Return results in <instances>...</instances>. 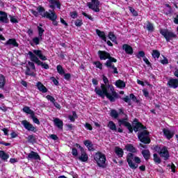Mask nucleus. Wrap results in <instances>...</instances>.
<instances>
[{
    "mask_svg": "<svg viewBox=\"0 0 178 178\" xmlns=\"http://www.w3.org/2000/svg\"><path fill=\"white\" fill-rule=\"evenodd\" d=\"M108 88L110 90V92L108 91ZM95 92L101 98H108L111 102H115V98H118V93L115 91V88L113 86L108 85L107 86L104 85V83L101 84L100 88L96 87L95 88Z\"/></svg>",
    "mask_w": 178,
    "mask_h": 178,
    "instance_id": "obj_1",
    "label": "nucleus"
},
{
    "mask_svg": "<svg viewBox=\"0 0 178 178\" xmlns=\"http://www.w3.org/2000/svg\"><path fill=\"white\" fill-rule=\"evenodd\" d=\"M38 10L42 17H47V19H49L53 22L54 26H58V22H56V19H58V15L55 11H52V10H49L48 11L45 12V8L44 7L39 6L38 7Z\"/></svg>",
    "mask_w": 178,
    "mask_h": 178,
    "instance_id": "obj_2",
    "label": "nucleus"
},
{
    "mask_svg": "<svg viewBox=\"0 0 178 178\" xmlns=\"http://www.w3.org/2000/svg\"><path fill=\"white\" fill-rule=\"evenodd\" d=\"M127 162L131 169L136 170L138 168V163H141V159L138 156H134L133 153H129L127 156Z\"/></svg>",
    "mask_w": 178,
    "mask_h": 178,
    "instance_id": "obj_3",
    "label": "nucleus"
},
{
    "mask_svg": "<svg viewBox=\"0 0 178 178\" xmlns=\"http://www.w3.org/2000/svg\"><path fill=\"white\" fill-rule=\"evenodd\" d=\"M154 149L160 155L161 158H163L164 161H168L169 160V158H170L169 150H168V147L165 146L161 147L156 145L154 147Z\"/></svg>",
    "mask_w": 178,
    "mask_h": 178,
    "instance_id": "obj_4",
    "label": "nucleus"
},
{
    "mask_svg": "<svg viewBox=\"0 0 178 178\" xmlns=\"http://www.w3.org/2000/svg\"><path fill=\"white\" fill-rule=\"evenodd\" d=\"M160 34L164 37L167 42H170L174 38H177V35L169 29H161Z\"/></svg>",
    "mask_w": 178,
    "mask_h": 178,
    "instance_id": "obj_5",
    "label": "nucleus"
},
{
    "mask_svg": "<svg viewBox=\"0 0 178 178\" xmlns=\"http://www.w3.org/2000/svg\"><path fill=\"white\" fill-rule=\"evenodd\" d=\"M28 55H29V58L31 62H34V63H36V65H38V66H42V67L46 70L49 69V65L46 63H42L41 60H40V59H38V57L35 56V55H34L32 51H29Z\"/></svg>",
    "mask_w": 178,
    "mask_h": 178,
    "instance_id": "obj_6",
    "label": "nucleus"
},
{
    "mask_svg": "<svg viewBox=\"0 0 178 178\" xmlns=\"http://www.w3.org/2000/svg\"><path fill=\"white\" fill-rule=\"evenodd\" d=\"M113 62L114 63H116L118 62V60L115 58H110L109 60H108L105 65L106 67H108L109 72L111 73H113L114 74H119V72H118V68L115 67V65H113Z\"/></svg>",
    "mask_w": 178,
    "mask_h": 178,
    "instance_id": "obj_7",
    "label": "nucleus"
},
{
    "mask_svg": "<svg viewBox=\"0 0 178 178\" xmlns=\"http://www.w3.org/2000/svg\"><path fill=\"white\" fill-rule=\"evenodd\" d=\"M94 159L99 168H104V165H105V162H106L105 154L101 152H97L94 155Z\"/></svg>",
    "mask_w": 178,
    "mask_h": 178,
    "instance_id": "obj_8",
    "label": "nucleus"
},
{
    "mask_svg": "<svg viewBox=\"0 0 178 178\" xmlns=\"http://www.w3.org/2000/svg\"><path fill=\"white\" fill-rule=\"evenodd\" d=\"M138 137L140 141L143 143V144H149V143H151V139H149V133L147 131H143L139 133Z\"/></svg>",
    "mask_w": 178,
    "mask_h": 178,
    "instance_id": "obj_9",
    "label": "nucleus"
},
{
    "mask_svg": "<svg viewBox=\"0 0 178 178\" xmlns=\"http://www.w3.org/2000/svg\"><path fill=\"white\" fill-rule=\"evenodd\" d=\"M128 120L127 115H126L125 118L118 120V124L119 126H124V127H127L129 131V133H133V127Z\"/></svg>",
    "mask_w": 178,
    "mask_h": 178,
    "instance_id": "obj_10",
    "label": "nucleus"
},
{
    "mask_svg": "<svg viewBox=\"0 0 178 178\" xmlns=\"http://www.w3.org/2000/svg\"><path fill=\"white\" fill-rule=\"evenodd\" d=\"M87 6L94 12H99V1L98 0H92L91 2L87 3Z\"/></svg>",
    "mask_w": 178,
    "mask_h": 178,
    "instance_id": "obj_11",
    "label": "nucleus"
},
{
    "mask_svg": "<svg viewBox=\"0 0 178 178\" xmlns=\"http://www.w3.org/2000/svg\"><path fill=\"white\" fill-rule=\"evenodd\" d=\"M77 148L80 149L81 151V156L78 157V159L81 161V162H87L88 161V155H87V153H86V151H84V148H83L80 145L76 144Z\"/></svg>",
    "mask_w": 178,
    "mask_h": 178,
    "instance_id": "obj_12",
    "label": "nucleus"
},
{
    "mask_svg": "<svg viewBox=\"0 0 178 178\" xmlns=\"http://www.w3.org/2000/svg\"><path fill=\"white\" fill-rule=\"evenodd\" d=\"M4 45L7 47V48H15L19 47V43L16 41V39L12 38L9 39L4 43Z\"/></svg>",
    "mask_w": 178,
    "mask_h": 178,
    "instance_id": "obj_13",
    "label": "nucleus"
},
{
    "mask_svg": "<svg viewBox=\"0 0 178 178\" xmlns=\"http://www.w3.org/2000/svg\"><path fill=\"white\" fill-rule=\"evenodd\" d=\"M49 2V7L51 9H53V12H54L55 7L58 8V9H60V1L59 0H47Z\"/></svg>",
    "mask_w": 178,
    "mask_h": 178,
    "instance_id": "obj_14",
    "label": "nucleus"
},
{
    "mask_svg": "<svg viewBox=\"0 0 178 178\" xmlns=\"http://www.w3.org/2000/svg\"><path fill=\"white\" fill-rule=\"evenodd\" d=\"M22 124L24 126L26 130H28V131H33L34 133H35V127H34V126L29 122L27 120H23L22 122Z\"/></svg>",
    "mask_w": 178,
    "mask_h": 178,
    "instance_id": "obj_15",
    "label": "nucleus"
},
{
    "mask_svg": "<svg viewBox=\"0 0 178 178\" xmlns=\"http://www.w3.org/2000/svg\"><path fill=\"white\" fill-rule=\"evenodd\" d=\"M26 159L29 161L31 159H34V161H41V157H40V155L38 154V153L34 151H31L26 156Z\"/></svg>",
    "mask_w": 178,
    "mask_h": 178,
    "instance_id": "obj_16",
    "label": "nucleus"
},
{
    "mask_svg": "<svg viewBox=\"0 0 178 178\" xmlns=\"http://www.w3.org/2000/svg\"><path fill=\"white\" fill-rule=\"evenodd\" d=\"M167 86L170 87V88H177L178 87V79H173L171 78L168 80L167 83Z\"/></svg>",
    "mask_w": 178,
    "mask_h": 178,
    "instance_id": "obj_17",
    "label": "nucleus"
},
{
    "mask_svg": "<svg viewBox=\"0 0 178 178\" xmlns=\"http://www.w3.org/2000/svg\"><path fill=\"white\" fill-rule=\"evenodd\" d=\"M32 54H33L36 58L40 59V60H47V56L42 54V51L41 50H33Z\"/></svg>",
    "mask_w": 178,
    "mask_h": 178,
    "instance_id": "obj_18",
    "label": "nucleus"
},
{
    "mask_svg": "<svg viewBox=\"0 0 178 178\" xmlns=\"http://www.w3.org/2000/svg\"><path fill=\"white\" fill-rule=\"evenodd\" d=\"M98 55L101 60H106V59H108L109 60L110 58H113V57H111V54H109V53L106 51H99Z\"/></svg>",
    "mask_w": 178,
    "mask_h": 178,
    "instance_id": "obj_19",
    "label": "nucleus"
},
{
    "mask_svg": "<svg viewBox=\"0 0 178 178\" xmlns=\"http://www.w3.org/2000/svg\"><path fill=\"white\" fill-rule=\"evenodd\" d=\"M163 133L168 140H170V138H172L173 136H175L174 131H170L169 129L166 128L163 129Z\"/></svg>",
    "mask_w": 178,
    "mask_h": 178,
    "instance_id": "obj_20",
    "label": "nucleus"
},
{
    "mask_svg": "<svg viewBox=\"0 0 178 178\" xmlns=\"http://www.w3.org/2000/svg\"><path fill=\"white\" fill-rule=\"evenodd\" d=\"M36 87L38 90L43 94H45V92H48V89L47 88V87H45V86H44V84H42V83H41L40 81L36 83Z\"/></svg>",
    "mask_w": 178,
    "mask_h": 178,
    "instance_id": "obj_21",
    "label": "nucleus"
},
{
    "mask_svg": "<svg viewBox=\"0 0 178 178\" xmlns=\"http://www.w3.org/2000/svg\"><path fill=\"white\" fill-rule=\"evenodd\" d=\"M122 49H124L126 52V54H128L129 55H133V48L129 45V44H124L122 46Z\"/></svg>",
    "mask_w": 178,
    "mask_h": 178,
    "instance_id": "obj_22",
    "label": "nucleus"
},
{
    "mask_svg": "<svg viewBox=\"0 0 178 178\" xmlns=\"http://www.w3.org/2000/svg\"><path fill=\"white\" fill-rule=\"evenodd\" d=\"M0 22L8 23V15L3 11H0Z\"/></svg>",
    "mask_w": 178,
    "mask_h": 178,
    "instance_id": "obj_23",
    "label": "nucleus"
},
{
    "mask_svg": "<svg viewBox=\"0 0 178 178\" xmlns=\"http://www.w3.org/2000/svg\"><path fill=\"white\" fill-rule=\"evenodd\" d=\"M83 144L87 147L89 151H94V145H92V142L87 140L83 142Z\"/></svg>",
    "mask_w": 178,
    "mask_h": 178,
    "instance_id": "obj_24",
    "label": "nucleus"
},
{
    "mask_svg": "<svg viewBox=\"0 0 178 178\" xmlns=\"http://www.w3.org/2000/svg\"><path fill=\"white\" fill-rule=\"evenodd\" d=\"M54 122L56 127H58V129H63V121H62L60 119L55 118L54 120Z\"/></svg>",
    "mask_w": 178,
    "mask_h": 178,
    "instance_id": "obj_25",
    "label": "nucleus"
},
{
    "mask_svg": "<svg viewBox=\"0 0 178 178\" xmlns=\"http://www.w3.org/2000/svg\"><path fill=\"white\" fill-rule=\"evenodd\" d=\"M144 129H145V127H144L142 123L138 122L134 127L133 130L135 131V133H137V131L139 130H143Z\"/></svg>",
    "mask_w": 178,
    "mask_h": 178,
    "instance_id": "obj_26",
    "label": "nucleus"
},
{
    "mask_svg": "<svg viewBox=\"0 0 178 178\" xmlns=\"http://www.w3.org/2000/svg\"><path fill=\"white\" fill-rule=\"evenodd\" d=\"M115 152L118 158H122L123 156V154H124L123 149L119 147H115Z\"/></svg>",
    "mask_w": 178,
    "mask_h": 178,
    "instance_id": "obj_27",
    "label": "nucleus"
},
{
    "mask_svg": "<svg viewBox=\"0 0 178 178\" xmlns=\"http://www.w3.org/2000/svg\"><path fill=\"white\" fill-rule=\"evenodd\" d=\"M96 33L97 35H99V37L103 40V41L106 42V36L105 35V33L104 31H101L99 29H96Z\"/></svg>",
    "mask_w": 178,
    "mask_h": 178,
    "instance_id": "obj_28",
    "label": "nucleus"
},
{
    "mask_svg": "<svg viewBox=\"0 0 178 178\" xmlns=\"http://www.w3.org/2000/svg\"><path fill=\"white\" fill-rule=\"evenodd\" d=\"M0 158L2 161H8L9 159V154H6L3 150H0Z\"/></svg>",
    "mask_w": 178,
    "mask_h": 178,
    "instance_id": "obj_29",
    "label": "nucleus"
},
{
    "mask_svg": "<svg viewBox=\"0 0 178 178\" xmlns=\"http://www.w3.org/2000/svg\"><path fill=\"white\" fill-rule=\"evenodd\" d=\"M142 155L143 158H145V161H148L149 159V156H151V153L148 149H144L142 151Z\"/></svg>",
    "mask_w": 178,
    "mask_h": 178,
    "instance_id": "obj_30",
    "label": "nucleus"
},
{
    "mask_svg": "<svg viewBox=\"0 0 178 178\" xmlns=\"http://www.w3.org/2000/svg\"><path fill=\"white\" fill-rule=\"evenodd\" d=\"M115 86L118 87V88H124V87H126V83L120 79L115 82Z\"/></svg>",
    "mask_w": 178,
    "mask_h": 178,
    "instance_id": "obj_31",
    "label": "nucleus"
},
{
    "mask_svg": "<svg viewBox=\"0 0 178 178\" xmlns=\"http://www.w3.org/2000/svg\"><path fill=\"white\" fill-rule=\"evenodd\" d=\"M28 143L30 144H34L37 142V139L35 138V136L34 135H29L26 138Z\"/></svg>",
    "mask_w": 178,
    "mask_h": 178,
    "instance_id": "obj_32",
    "label": "nucleus"
},
{
    "mask_svg": "<svg viewBox=\"0 0 178 178\" xmlns=\"http://www.w3.org/2000/svg\"><path fill=\"white\" fill-rule=\"evenodd\" d=\"M125 148L127 151H129V152H137V149H136V147H134L131 144L127 145Z\"/></svg>",
    "mask_w": 178,
    "mask_h": 178,
    "instance_id": "obj_33",
    "label": "nucleus"
},
{
    "mask_svg": "<svg viewBox=\"0 0 178 178\" xmlns=\"http://www.w3.org/2000/svg\"><path fill=\"white\" fill-rule=\"evenodd\" d=\"M6 83V79H5V76L0 74V88H3Z\"/></svg>",
    "mask_w": 178,
    "mask_h": 178,
    "instance_id": "obj_34",
    "label": "nucleus"
},
{
    "mask_svg": "<svg viewBox=\"0 0 178 178\" xmlns=\"http://www.w3.org/2000/svg\"><path fill=\"white\" fill-rule=\"evenodd\" d=\"M144 29H146L149 33H152V31H154V24L147 22V24H146V26H144Z\"/></svg>",
    "mask_w": 178,
    "mask_h": 178,
    "instance_id": "obj_35",
    "label": "nucleus"
},
{
    "mask_svg": "<svg viewBox=\"0 0 178 178\" xmlns=\"http://www.w3.org/2000/svg\"><path fill=\"white\" fill-rule=\"evenodd\" d=\"M108 127L110 130H112L113 131H116L118 129H116V124L113 121L108 122Z\"/></svg>",
    "mask_w": 178,
    "mask_h": 178,
    "instance_id": "obj_36",
    "label": "nucleus"
},
{
    "mask_svg": "<svg viewBox=\"0 0 178 178\" xmlns=\"http://www.w3.org/2000/svg\"><path fill=\"white\" fill-rule=\"evenodd\" d=\"M22 111L25 113H28V115H31V116L34 115V112L33 111V110H31L30 107H29V106H24L23 108Z\"/></svg>",
    "mask_w": 178,
    "mask_h": 178,
    "instance_id": "obj_37",
    "label": "nucleus"
},
{
    "mask_svg": "<svg viewBox=\"0 0 178 178\" xmlns=\"http://www.w3.org/2000/svg\"><path fill=\"white\" fill-rule=\"evenodd\" d=\"M152 56L156 59H158L161 56V53L158 50H153L152 53Z\"/></svg>",
    "mask_w": 178,
    "mask_h": 178,
    "instance_id": "obj_38",
    "label": "nucleus"
},
{
    "mask_svg": "<svg viewBox=\"0 0 178 178\" xmlns=\"http://www.w3.org/2000/svg\"><path fill=\"white\" fill-rule=\"evenodd\" d=\"M68 119L70 120V122H74L76 119H77V114L76 113V111H72V115H69Z\"/></svg>",
    "mask_w": 178,
    "mask_h": 178,
    "instance_id": "obj_39",
    "label": "nucleus"
},
{
    "mask_svg": "<svg viewBox=\"0 0 178 178\" xmlns=\"http://www.w3.org/2000/svg\"><path fill=\"white\" fill-rule=\"evenodd\" d=\"M111 118H113L114 119H118L119 118V113L116 111V110H112L110 113Z\"/></svg>",
    "mask_w": 178,
    "mask_h": 178,
    "instance_id": "obj_40",
    "label": "nucleus"
},
{
    "mask_svg": "<svg viewBox=\"0 0 178 178\" xmlns=\"http://www.w3.org/2000/svg\"><path fill=\"white\" fill-rule=\"evenodd\" d=\"M42 40V38H41V36H38V37L33 38L32 41L34 44H35V45H38L40 44V41H41Z\"/></svg>",
    "mask_w": 178,
    "mask_h": 178,
    "instance_id": "obj_41",
    "label": "nucleus"
},
{
    "mask_svg": "<svg viewBox=\"0 0 178 178\" xmlns=\"http://www.w3.org/2000/svg\"><path fill=\"white\" fill-rule=\"evenodd\" d=\"M31 119L33 120V123H35L36 124H40V122L38 118H35V113H33V114L31 115Z\"/></svg>",
    "mask_w": 178,
    "mask_h": 178,
    "instance_id": "obj_42",
    "label": "nucleus"
},
{
    "mask_svg": "<svg viewBox=\"0 0 178 178\" xmlns=\"http://www.w3.org/2000/svg\"><path fill=\"white\" fill-rule=\"evenodd\" d=\"M57 72L60 74H65V70H63V67L60 65H57Z\"/></svg>",
    "mask_w": 178,
    "mask_h": 178,
    "instance_id": "obj_43",
    "label": "nucleus"
},
{
    "mask_svg": "<svg viewBox=\"0 0 178 178\" xmlns=\"http://www.w3.org/2000/svg\"><path fill=\"white\" fill-rule=\"evenodd\" d=\"M108 38L111 41H113V42H116V36H115L112 32L108 33Z\"/></svg>",
    "mask_w": 178,
    "mask_h": 178,
    "instance_id": "obj_44",
    "label": "nucleus"
},
{
    "mask_svg": "<svg viewBox=\"0 0 178 178\" xmlns=\"http://www.w3.org/2000/svg\"><path fill=\"white\" fill-rule=\"evenodd\" d=\"M153 156H154V161L156 163H161V158L158 156L157 154H154Z\"/></svg>",
    "mask_w": 178,
    "mask_h": 178,
    "instance_id": "obj_45",
    "label": "nucleus"
},
{
    "mask_svg": "<svg viewBox=\"0 0 178 178\" xmlns=\"http://www.w3.org/2000/svg\"><path fill=\"white\" fill-rule=\"evenodd\" d=\"M136 58H138V59H141V58H145V53L143 51H140L138 53V55H136Z\"/></svg>",
    "mask_w": 178,
    "mask_h": 178,
    "instance_id": "obj_46",
    "label": "nucleus"
},
{
    "mask_svg": "<svg viewBox=\"0 0 178 178\" xmlns=\"http://www.w3.org/2000/svg\"><path fill=\"white\" fill-rule=\"evenodd\" d=\"M38 35L39 37L42 38V35L44 34V31H45V30H44V29L38 26Z\"/></svg>",
    "mask_w": 178,
    "mask_h": 178,
    "instance_id": "obj_47",
    "label": "nucleus"
},
{
    "mask_svg": "<svg viewBox=\"0 0 178 178\" xmlns=\"http://www.w3.org/2000/svg\"><path fill=\"white\" fill-rule=\"evenodd\" d=\"M74 24L76 26V27H81V26H83V21L81 19H76Z\"/></svg>",
    "mask_w": 178,
    "mask_h": 178,
    "instance_id": "obj_48",
    "label": "nucleus"
},
{
    "mask_svg": "<svg viewBox=\"0 0 178 178\" xmlns=\"http://www.w3.org/2000/svg\"><path fill=\"white\" fill-rule=\"evenodd\" d=\"M46 98H47V99H48V101L51 102L52 104H55V102L56 101L54 97H52V96H51L49 95H47Z\"/></svg>",
    "mask_w": 178,
    "mask_h": 178,
    "instance_id": "obj_49",
    "label": "nucleus"
},
{
    "mask_svg": "<svg viewBox=\"0 0 178 178\" xmlns=\"http://www.w3.org/2000/svg\"><path fill=\"white\" fill-rule=\"evenodd\" d=\"M123 101H124V102H127V104H129V105H131V100L130 99V97H129V96H127L124 98H122Z\"/></svg>",
    "mask_w": 178,
    "mask_h": 178,
    "instance_id": "obj_50",
    "label": "nucleus"
},
{
    "mask_svg": "<svg viewBox=\"0 0 178 178\" xmlns=\"http://www.w3.org/2000/svg\"><path fill=\"white\" fill-rule=\"evenodd\" d=\"M129 99H132V101H134V102H138V101H137V97H136L134 94H130Z\"/></svg>",
    "mask_w": 178,
    "mask_h": 178,
    "instance_id": "obj_51",
    "label": "nucleus"
},
{
    "mask_svg": "<svg viewBox=\"0 0 178 178\" xmlns=\"http://www.w3.org/2000/svg\"><path fill=\"white\" fill-rule=\"evenodd\" d=\"M94 65H95L96 67L98 69H102V64H101V62L96 61L94 63Z\"/></svg>",
    "mask_w": 178,
    "mask_h": 178,
    "instance_id": "obj_52",
    "label": "nucleus"
},
{
    "mask_svg": "<svg viewBox=\"0 0 178 178\" xmlns=\"http://www.w3.org/2000/svg\"><path fill=\"white\" fill-rule=\"evenodd\" d=\"M82 15L83 16H85V17H88L89 19V20H91L92 22H94V18H92V17H91V15H88L87 13L83 12Z\"/></svg>",
    "mask_w": 178,
    "mask_h": 178,
    "instance_id": "obj_53",
    "label": "nucleus"
},
{
    "mask_svg": "<svg viewBox=\"0 0 178 178\" xmlns=\"http://www.w3.org/2000/svg\"><path fill=\"white\" fill-rule=\"evenodd\" d=\"M143 95H145L146 98H148V97H149V92L147 89H143Z\"/></svg>",
    "mask_w": 178,
    "mask_h": 178,
    "instance_id": "obj_54",
    "label": "nucleus"
},
{
    "mask_svg": "<svg viewBox=\"0 0 178 178\" xmlns=\"http://www.w3.org/2000/svg\"><path fill=\"white\" fill-rule=\"evenodd\" d=\"M72 154L73 156H77V155H79V152H77V149L72 148Z\"/></svg>",
    "mask_w": 178,
    "mask_h": 178,
    "instance_id": "obj_55",
    "label": "nucleus"
},
{
    "mask_svg": "<svg viewBox=\"0 0 178 178\" xmlns=\"http://www.w3.org/2000/svg\"><path fill=\"white\" fill-rule=\"evenodd\" d=\"M10 20L11 23H19V21H17V19H16L15 17H10Z\"/></svg>",
    "mask_w": 178,
    "mask_h": 178,
    "instance_id": "obj_56",
    "label": "nucleus"
},
{
    "mask_svg": "<svg viewBox=\"0 0 178 178\" xmlns=\"http://www.w3.org/2000/svg\"><path fill=\"white\" fill-rule=\"evenodd\" d=\"M28 65L33 69V70H35V65H34V63L29 61Z\"/></svg>",
    "mask_w": 178,
    "mask_h": 178,
    "instance_id": "obj_57",
    "label": "nucleus"
},
{
    "mask_svg": "<svg viewBox=\"0 0 178 178\" xmlns=\"http://www.w3.org/2000/svg\"><path fill=\"white\" fill-rule=\"evenodd\" d=\"M143 61L145 62V63H146V65H147V66H151V63L149 62L148 58H147V57L143 58Z\"/></svg>",
    "mask_w": 178,
    "mask_h": 178,
    "instance_id": "obj_58",
    "label": "nucleus"
},
{
    "mask_svg": "<svg viewBox=\"0 0 178 178\" xmlns=\"http://www.w3.org/2000/svg\"><path fill=\"white\" fill-rule=\"evenodd\" d=\"M51 81H53L54 84H55V86H58L59 84V81H58L56 80V79H55V77H51Z\"/></svg>",
    "mask_w": 178,
    "mask_h": 178,
    "instance_id": "obj_59",
    "label": "nucleus"
},
{
    "mask_svg": "<svg viewBox=\"0 0 178 178\" xmlns=\"http://www.w3.org/2000/svg\"><path fill=\"white\" fill-rule=\"evenodd\" d=\"M25 74L26 76H33V74L30 72V68L29 67H26V70L25 72Z\"/></svg>",
    "mask_w": 178,
    "mask_h": 178,
    "instance_id": "obj_60",
    "label": "nucleus"
},
{
    "mask_svg": "<svg viewBox=\"0 0 178 178\" xmlns=\"http://www.w3.org/2000/svg\"><path fill=\"white\" fill-rule=\"evenodd\" d=\"M161 63H162V65H168V63H169V60L168 58H165L163 60H161Z\"/></svg>",
    "mask_w": 178,
    "mask_h": 178,
    "instance_id": "obj_61",
    "label": "nucleus"
},
{
    "mask_svg": "<svg viewBox=\"0 0 178 178\" xmlns=\"http://www.w3.org/2000/svg\"><path fill=\"white\" fill-rule=\"evenodd\" d=\"M63 74L65 80H70V77H72V75L70 74L67 73V74Z\"/></svg>",
    "mask_w": 178,
    "mask_h": 178,
    "instance_id": "obj_62",
    "label": "nucleus"
},
{
    "mask_svg": "<svg viewBox=\"0 0 178 178\" xmlns=\"http://www.w3.org/2000/svg\"><path fill=\"white\" fill-rule=\"evenodd\" d=\"M85 127L86 129H87L88 130H92V126H91V124H88V123H86L85 124Z\"/></svg>",
    "mask_w": 178,
    "mask_h": 178,
    "instance_id": "obj_63",
    "label": "nucleus"
},
{
    "mask_svg": "<svg viewBox=\"0 0 178 178\" xmlns=\"http://www.w3.org/2000/svg\"><path fill=\"white\" fill-rule=\"evenodd\" d=\"M70 16H71V17H72V19H76L77 17V13L72 12L70 13Z\"/></svg>",
    "mask_w": 178,
    "mask_h": 178,
    "instance_id": "obj_64",
    "label": "nucleus"
}]
</instances>
